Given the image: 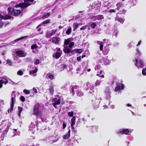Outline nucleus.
Wrapping results in <instances>:
<instances>
[{
    "label": "nucleus",
    "instance_id": "72a5a7b5",
    "mask_svg": "<svg viewBox=\"0 0 146 146\" xmlns=\"http://www.w3.org/2000/svg\"><path fill=\"white\" fill-rule=\"evenodd\" d=\"M70 137V135L68 134H66L64 135L63 136V138L64 139H68Z\"/></svg>",
    "mask_w": 146,
    "mask_h": 146
},
{
    "label": "nucleus",
    "instance_id": "4d7b16f0",
    "mask_svg": "<svg viewBox=\"0 0 146 146\" xmlns=\"http://www.w3.org/2000/svg\"><path fill=\"white\" fill-rule=\"evenodd\" d=\"M95 16H94L92 17L91 19H92V20H93L94 21H95L96 20H97L96 19V17H95Z\"/></svg>",
    "mask_w": 146,
    "mask_h": 146
},
{
    "label": "nucleus",
    "instance_id": "052dcab7",
    "mask_svg": "<svg viewBox=\"0 0 146 146\" xmlns=\"http://www.w3.org/2000/svg\"><path fill=\"white\" fill-rule=\"evenodd\" d=\"M66 127V124H65L64 122H63V128L64 129Z\"/></svg>",
    "mask_w": 146,
    "mask_h": 146
},
{
    "label": "nucleus",
    "instance_id": "c85d7f7f",
    "mask_svg": "<svg viewBox=\"0 0 146 146\" xmlns=\"http://www.w3.org/2000/svg\"><path fill=\"white\" fill-rule=\"evenodd\" d=\"M72 31L71 28H69L66 31V33L68 35H69L71 33Z\"/></svg>",
    "mask_w": 146,
    "mask_h": 146
},
{
    "label": "nucleus",
    "instance_id": "4c0bfd02",
    "mask_svg": "<svg viewBox=\"0 0 146 146\" xmlns=\"http://www.w3.org/2000/svg\"><path fill=\"white\" fill-rule=\"evenodd\" d=\"M142 73L143 75H146V68H145L143 69Z\"/></svg>",
    "mask_w": 146,
    "mask_h": 146
},
{
    "label": "nucleus",
    "instance_id": "6ab92c4d",
    "mask_svg": "<svg viewBox=\"0 0 146 146\" xmlns=\"http://www.w3.org/2000/svg\"><path fill=\"white\" fill-rule=\"evenodd\" d=\"M67 66L65 64H62L60 65V69L61 70H63L64 69H66Z\"/></svg>",
    "mask_w": 146,
    "mask_h": 146
},
{
    "label": "nucleus",
    "instance_id": "412c9836",
    "mask_svg": "<svg viewBox=\"0 0 146 146\" xmlns=\"http://www.w3.org/2000/svg\"><path fill=\"white\" fill-rule=\"evenodd\" d=\"M50 15V14L49 13H47L44 14L43 16L42 17V19H45L46 18H48V17Z\"/></svg>",
    "mask_w": 146,
    "mask_h": 146
},
{
    "label": "nucleus",
    "instance_id": "6e6552de",
    "mask_svg": "<svg viewBox=\"0 0 146 146\" xmlns=\"http://www.w3.org/2000/svg\"><path fill=\"white\" fill-rule=\"evenodd\" d=\"M129 130L128 129H123L119 131V133L121 134H125L126 135H129Z\"/></svg>",
    "mask_w": 146,
    "mask_h": 146
},
{
    "label": "nucleus",
    "instance_id": "de8ad7c7",
    "mask_svg": "<svg viewBox=\"0 0 146 146\" xmlns=\"http://www.w3.org/2000/svg\"><path fill=\"white\" fill-rule=\"evenodd\" d=\"M105 93L107 95H108L109 96H110V93H111V92H110L109 90L108 89L107 90V91H106Z\"/></svg>",
    "mask_w": 146,
    "mask_h": 146
},
{
    "label": "nucleus",
    "instance_id": "20e7f679",
    "mask_svg": "<svg viewBox=\"0 0 146 146\" xmlns=\"http://www.w3.org/2000/svg\"><path fill=\"white\" fill-rule=\"evenodd\" d=\"M31 4L24 2L20 3L19 4H17L15 5V7H20L22 9H24L27 7L29 6Z\"/></svg>",
    "mask_w": 146,
    "mask_h": 146
},
{
    "label": "nucleus",
    "instance_id": "f03ea898",
    "mask_svg": "<svg viewBox=\"0 0 146 146\" xmlns=\"http://www.w3.org/2000/svg\"><path fill=\"white\" fill-rule=\"evenodd\" d=\"M8 11L9 15L14 16H18L21 13V11L20 10H15L14 8L11 7L8 8Z\"/></svg>",
    "mask_w": 146,
    "mask_h": 146
},
{
    "label": "nucleus",
    "instance_id": "5701e85b",
    "mask_svg": "<svg viewBox=\"0 0 146 146\" xmlns=\"http://www.w3.org/2000/svg\"><path fill=\"white\" fill-rule=\"evenodd\" d=\"M11 18V16L10 15H7L3 16V19L5 20H6L10 19Z\"/></svg>",
    "mask_w": 146,
    "mask_h": 146
},
{
    "label": "nucleus",
    "instance_id": "ea45409f",
    "mask_svg": "<svg viewBox=\"0 0 146 146\" xmlns=\"http://www.w3.org/2000/svg\"><path fill=\"white\" fill-rule=\"evenodd\" d=\"M17 74L18 75L20 76H22L23 74V72L22 71L19 70L17 72Z\"/></svg>",
    "mask_w": 146,
    "mask_h": 146
},
{
    "label": "nucleus",
    "instance_id": "f257e3e1",
    "mask_svg": "<svg viewBox=\"0 0 146 146\" xmlns=\"http://www.w3.org/2000/svg\"><path fill=\"white\" fill-rule=\"evenodd\" d=\"M39 107L37 105H35L33 107V114L37 116L41 117L42 116L43 110H39Z\"/></svg>",
    "mask_w": 146,
    "mask_h": 146
},
{
    "label": "nucleus",
    "instance_id": "dca6fc26",
    "mask_svg": "<svg viewBox=\"0 0 146 146\" xmlns=\"http://www.w3.org/2000/svg\"><path fill=\"white\" fill-rule=\"evenodd\" d=\"M117 13L116 14V19L119 22H120L121 23H123L124 22V20L122 18L119 17L117 15Z\"/></svg>",
    "mask_w": 146,
    "mask_h": 146
},
{
    "label": "nucleus",
    "instance_id": "c03bdc74",
    "mask_svg": "<svg viewBox=\"0 0 146 146\" xmlns=\"http://www.w3.org/2000/svg\"><path fill=\"white\" fill-rule=\"evenodd\" d=\"M74 45V43L73 42H71L69 45V47L71 48Z\"/></svg>",
    "mask_w": 146,
    "mask_h": 146
},
{
    "label": "nucleus",
    "instance_id": "a19ab883",
    "mask_svg": "<svg viewBox=\"0 0 146 146\" xmlns=\"http://www.w3.org/2000/svg\"><path fill=\"white\" fill-rule=\"evenodd\" d=\"M116 6L118 7H120L122 6V4L121 2H119L116 4Z\"/></svg>",
    "mask_w": 146,
    "mask_h": 146
},
{
    "label": "nucleus",
    "instance_id": "9b49d317",
    "mask_svg": "<svg viewBox=\"0 0 146 146\" xmlns=\"http://www.w3.org/2000/svg\"><path fill=\"white\" fill-rule=\"evenodd\" d=\"M61 54L59 52H56L54 54L52 55V57L56 59L59 58L61 56Z\"/></svg>",
    "mask_w": 146,
    "mask_h": 146
},
{
    "label": "nucleus",
    "instance_id": "7c9ffc66",
    "mask_svg": "<svg viewBox=\"0 0 146 146\" xmlns=\"http://www.w3.org/2000/svg\"><path fill=\"white\" fill-rule=\"evenodd\" d=\"M7 64L10 66H12L13 64L12 62L9 59L7 60Z\"/></svg>",
    "mask_w": 146,
    "mask_h": 146
},
{
    "label": "nucleus",
    "instance_id": "c756f323",
    "mask_svg": "<svg viewBox=\"0 0 146 146\" xmlns=\"http://www.w3.org/2000/svg\"><path fill=\"white\" fill-rule=\"evenodd\" d=\"M31 48L32 49L37 48V44H32L31 46Z\"/></svg>",
    "mask_w": 146,
    "mask_h": 146
},
{
    "label": "nucleus",
    "instance_id": "69168bd1",
    "mask_svg": "<svg viewBox=\"0 0 146 146\" xmlns=\"http://www.w3.org/2000/svg\"><path fill=\"white\" fill-rule=\"evenodd\" d=\"M54 101L55 102H58V99L57 98H55L54 99Z\"/></svg>",
    "mask_w": 146,
    "mask_h": 146
},
{
    "label": "nucleus",
    "instance_id": "e2e57ef3",
    "mask_svg": "<svg viewBox=\"0 0 146 146\" xmlns=\"http://www.w3.org/2000/svg\"><path fill=\"white\" fill-rule=\"evenodd\" d=\"M3 84H4L5 85L8 82V81L7 80V81H4L3 80Z\"/></svg>",
    "mask_w": 146,
    "mask_h": 146
},
{
    "label": "nucleus",
    "instance_id": "58836bf2",
    "mask_svg": "<svg viewBox=\"0 0 146 146\" xmlns=\"http://www.w3.org/2000/svg\"><path fill=\"white\" fill-rule=\"evenodd\" d=\"M101 82L99 80H97L96 82L95 83V86H99L100 85Z\"/></svg>",
    "mask_w": 146,
    "mask_h": 146
},
{
    "label": "nucleus",
    "instance_id": "bb28decb",
    "mask_svg": "<svg viewBox=\"0 0 146 146\" xmlns=\"http://www.w3.org/2000/svg\"><path fill=\"white\" fill-rule=\"evenodd\" d=\"M70 42V38H68L66 39H65L64 41V44L67 45L69 44Z\"/></svg>",
    "mask_w": 146,
    "mask_h": 146
},
{
    "label": "nucleus",
    "instance_id": "7ed1b4c3",
    "mask_svg": "<svg viewBox=\"0 0 146 146\" xmlns=\"http://www.w3.org/2000/svg\"><path fill=\"white\" fill-rule=\"evenodd\" d=\"M76 93L77 96L79 97H81L83 96V94L81 92L80 90H79L76 87L72 88L71 91L70 92V94L72 95L73 96Z\"/></svg>",
    "mask_w": 146,
    "mask_h": 146
},
{
    "label": "nucleus",
    "instance_id": "39448f33",
    "mask_svg": "<svg viewBox=\"0 0 146 146\" xmlns=\"http://www.w3.org/2000/svg\"><path fill=\"white\" fill-rule=\"evenodd\" d=\"M135 61L136 62L135 65L138 68H142L143 67V61L141 60L138 61L136 58L135 59Z\"/></svg>",
    "mask_w": 146,
    "mask_h": 146
},
{
    "label": "nucleus",
    "instance_id": "a18cd8bd",
    "mask_svg": "<svg viewBox=\"0 0 146 146\" xmlns=\"http://www.w3.org/2000/svg\"><path fill=\"white\" fill-rule=\"evenodd\" d=\"M20 100L22 102H24L25 100L24 97L23 96H21L20 97Z\"/></svg>",
    "mask_w": 146,
    "mask_h": 146
},
{
    "label": "nucleus",
    "instance_id": "0e129e2a",
    "mask_svg": "<svg viewBox=\"0 0 146 146\" xmlns=\"http://www.w3.org/2000/svg\"><path fill=\"white\" fill-rule=\"evenodd\" d=\"M56 49H57V50L58 51H60L61 53H62V51L60 50V48H57Z\"/></svg>",
    "mask_w": 146,
    "mask_h": 146
},
{
    "label": "nucleus",
    "instance_id": "1a4fd4ad",
    "mask_svg": "<svg viewBox=\"0 0 146 146\" xmlns=\"http://www.w3.org/2000/svg\"><path fill=\"white\" fill-rule=\"evenodd\" d=\"M49 90L51 94L53 95L54 90V86L52 83L50 85Z\"/></svg>",
    "mask_w": 146,
    "mask_h": 146
},
{
    "label": "nucleus",
    "instance_id": "f3484780",
    "mask_svg": "<svg viewBox=\"0 0 146 146\" xmlns=\"http://www.w3.org/2000/svg\"><path fill=\"white\" fill-rule=\"evenodd\" d=\"M95 17H96V19L98 20H101L104 18V17L102 15H98L95 16Z\"/></svg>",
    "mask_w": 146,
    "mask_h": 146
},
{
    "label": "nucleus",
    "instance_id": "4be33fe9",
    "mask_svg": "<svg viewBox=\"0 0 146 146\" xmlns=\"http://www.w3.org/2000/svg\"><path fill=\"white\" fill-rule=\"evenodd\" d=\"M37 68L35 67V69L34 70H30L29 72V73L31 75L32 74H34L36 73L37 71Z\"/></svg>",
    "mask_w": 146,
    "mask_h": 146
},
{
    "label": "nucleus",
    "instance_id": "473e14b6",
    "mask_svg": "<svg viewBox=\"0 0 146 146\" xmlns=\"http://www.w3.org/2000/svg\"><path fill=\"white\" fill-rule=\"evenodd\" d=\"M78 24L77 23H74L73 24V27L74 29H76L78 26Z\"/></svg>",
    "mask_w": 146,
    "mask_h": 146
},
{
    "label": "nucleus",
    "instance_id": "aec40b11",
    "mask_svg": "<svg viewBox=\"0 0 146 146\" xmlns=\"http://www.w3.org/2000/svg\"><path fill=\"white\" fill-rule=\"evenodd\" d=\"M97 100H95L94 101H92V103L93 105L94 106V108L98 107V102H97Z\"/></svg>",
    "mask_w": 146,
    "mask_h": 146
},
{
    "label": "nucleus",
    "instance_id": "b1692460",
    "mask_svg": "<svg viewBox=\"0 0 146 146\" xmlns=\"http://www.w3.org/2000/svg\"><path fill=\"white\" fill-rule=\"evenodd\" d=\"M18 109L19 110V111H18V115L19 117H20L21 116V112L23 110V109L22 108L20 107L19 106L18 107Z\"/></svg>",
    "mask_w": 146,
    "mask_h": 146
},
{
    "label": "nucleus",
    "instance_id": "13d9d810",
    "mask_svg": "<svg viewBox=\"0 0 146 146\" xmlns=\"http://www.w3.org/2000/svg\"><path fill=\"white\" fill-rule=\"evenodd\" d=\"M33 93H37V92L36 89V88H33Z\"/></svg>",
    "mask_w": 146,
    "mask_h": 146
},
{
    "label": "nucleus",
    "instance_id": "c9c22d12",
    "mask_svg": "<svg viewBox=\"0 0 146 146\" xmlns=\"http://www.w3.org/2000/svg\"><path fill=\"white\" fill-rule=\"evenodd\" d=\"M103 42H101V44H100V49L101 51H103Z\"/></svg>",
    "mask_w": 146,
    "mask_h": 146
},
{
    "label": "nucleus",
    "instance_id": "9d476101",
    "mask_svg": "<svg viewBox=\"0 0 146 146\" xmlns=\"http://www.w3.org/2000/svg\"><path fill=\"white\" fill-rule=\"evenodd\" d=\"M59 37H53L52 38V42L54 44H57L59 42Z\"/></svg>",
    "mask_w": 146,
    "mask_h": 146
},
{
    "label": "nucleus",
    "instance_id": "603ef678",
    "mask_svg": "<svg viewBox=\"0 0 146 146\" xmlns=\"http://www.w3.org/2000/svg\"><path fill=\"white\" fill-rule=\"evenodd\" d=\"M3 83V80H0V88H1L3 86L2 84Z\"/></svg>",
    "mask_w": 146,
    "mask_h": 146
},
{
    "label": "nucleus",
    "instance_id": "09e8293b",
    "mask_svg": "<svg viewBox=\"0 0 146 146\" xmlns=\"http://www.w3.org/2000/svg\"><path fill=\"white\" fill-rule=\"evenodd\" d=\"M109 12L110 13H115L116 12V11L115 9H111L110 10H109Z\"/></svg>",
    "mask_w": 146,
    "mask_h": 146
},
{
    "label": "nucleus",
    "instance_id": "a211bd4d",
    "mask_svg": "<svg viewBox=\"0 0 146 146\" xmlns=\"http://www.w3.org/2000/svg\"><path fill=\"white\" fill-rule=\"evenodd\" d=\"M60 99H58L57 102H55L53 103V105L55 108H57L56 105H57L59 104L60 103Z\"/></svg>",
    "mask_w": 146,
    "mask_h": 146
},
{
    "label": "nucleus",
    "instance_id": "79ce46f5",
    "mask_svg": "<svg viewBox=\"0 0 146 146\" xmlns=\"http://www.w3.org/2000/svg\"><path fill=\"white\" fill-rule=\"evenodd\" d=\"M91 26L92 29H94L96 26V24L95 23H93L91 24Z\"/></svg>",
    "mask_w": 146,
    "mask_h": 146
},
{
    "label": "nucleus",
    "instance_id": "3c124183",
    "mask_svg": "<svg viewBox=\"0 0 146 146\" xmlns=\"http://www.w3.org/2000/svg\"><path fill=\"white\" fill-rule=\"evenodd\" d=\"M11 100H12L11 104H14V102L15 101V99L12 96Z\"/></svg>",
    "mask_w": 146,
    "mask_h": 146
},
{
    "label": "nucleus",
    "instance_id": "774afa93",
    "mask_svg": "<svg viewBox=\"0 0 146 146\" xmlns=\"http://www.w3.org/2000/svg\"><path fill=\"white\" fill-rule=\"evenodd\" d=\"M127 106L128 107H131V104H128L127 105Z\"/></svg>",
    "mask_w": 146,
    "mask_h": 146
},
{
    "label": "nucleus",
    "instance_id": "bf43d9fd",
    "mask_svg": "<svg viewBox=\"0 0 146 146\" xmlns=\"http://www.w3.org/2000/svg\"><path fill=\"white\" fill-rule=\"evenodd\" d=\"M3 25V23L0 21V28L2 27Z\"/></svg>",
    "mask_w": 146,
    "mask_h": 146
},
{
    "label": "nucleus",
    "instance_id": "8fccbe9b",
    "mask_svg": "<svg viewBox=\"0 0 146 146\" xmlns=\"http://www.w3.org/2000/svg\"><path fill=\"white\" fill-rule=\"evenodd\" d=\"M103 72L102 71H101L100 72V73L99 74H100L99 77H102V78L104 77V75L103 74H102V73Z\"/></svg>",
    "mask_w": 146,
    "mask_h": 146
},
{
    "label": "nucleus",
    "instance_id": "4468645a",
    "mask_svg": "<svg viewBox=\"0 0 146 146\" xmlns=\"http://www.w3.org/2000/svg\"><path fill=\"white\" fill-rule=\"evenodd\" d=\"M63 51L66 54H68L70 52H71V50L68 48L67 47H64L63 49Z\"/></svg>",
    "mask_w": 146,
    "mask_h": 146
},
{
    "label": "nucleus",
    "instance_id": "423d86ee",
    "mask_svg": "<svg viewBox=\"0 0 146 146\" xmlns=\"http://www.w3.org/2000/svg\"><path fill=\"white\" fill-rule=\"evenodd\" d=\"M17 55L20 57H24L26 56V54L23 51L17 50L15 52Z\"/></svg>",
    "mask_w": 146,
    "mask_h": 146
},
{
    "label": "nucleus",
    "instance_id": "5fc2aeb1",
    "mask_svg": "<svg viewBox=\"0 0 146 146\" xmlns=\"http://www.w3.org/2000/svg\"><path fill=\"white\" fill-rule=\"evenodd\" d=\"M77 60L78 61H80L81 60V56H79L77 57Z\"/></svg>",
    "mask_w": 146,
    "mask_h": 146
},
{
    "label": "nucleus",
    "instance_id": "2f4dec72",
    "mask_svg": "<svg viewBox=\"0 0 146 146\" xmlns=\"http://www.w3.org/2000/svg\"><path fill=\"white\" fill-rule=\"evenodd\" d=\"M14 105V104H11V108L8 110L9 112V111H10L11 112L13 110Z\"/></svg>",
    "mask_w": 146,
    "mask_h": 146
},
{
    "label": "nucleus",
    "instance_id": "f8f14e48",
    "mask_svg": "<svg viewBox=\"0 0 146 146\" xmlns=\"http://www.w3.org/2000/svg\"><path fill=\"white\" fill-rule=\"evenodd\" d=\"M56 33V31H52L51 32V33H46V36L47 38H49L51 36L54 34Z\"/></svg>",
    "mask_w": 146,
    "mask_h": 146
},
{
    "label": "nucleus",
    "instance_id": "37998d69",
    "mask_svg": "<svg viewBox=\"0 0 146 146\" xmlns=\"http://www.w3.org/2000/svg\"><path fill=\"white\" fill-rule=\"evenodd\" d=\"M50 22V20L49 19H48V20H47L46 21H44L42 23L44 25V24H48V23H49Z\"/></svg>",
    "mask_w": 146,
    "mask_h": 146
},
{
    "label": "nucleus",
    "instance_id": "cd10ccee",
    "mask_svg": "<svg viewBox=\"0 0 146 146\" xmlns=\"http://www.w3.org/2000/svg\"><path fill=\"white\" fill-rule=\"evenodd\" d=\"M34 1V0H24V2L31 4V3H30L33 2Z\"/></svg>",
    "mask_w": 146,
    "mask_h": 146
},
{
    "label": "nucleus",
    "instance_id": "0eeeda50",
    "mask_svg": "<svg viewBox=\"0 0 146 146\" xmlns=\"http://www.w3.org/2000/svg\"><path fill=\"white\" fill-rule=\"evenodd\" d=\"M124 88V86L123 84L122 83H120L118 84L115 87V90L117 91L119 90H123Z\"/></svg>",
    "mask_w": 146,
    "mask_h": 146
},
{
    "label": "nucleus",
    "instance_id": "2eb2a0df",
    "mask_svg": "<svg viewBox=\"0 0 146 146\" xmlns=\"http://www.w3.org/2000/svg\"><path fill=\"white\" fill-rule=\"evenodd\" d=\"M83 51V50L82 49H74L71 51V52H75L76 53H81Z\"/></svg>",
    "mask_w": 146,
    "mask_h": 146
},
{
    "label": "nucleus",
    "instance_id": "393cba45",
    "mask_svg": "<svg viewBox=\"0 0 146 146\" xmlns=\"http://www.w3.org/2000/svg\"><path fill=\"white\" fill-rule=\"evenodd\" d=\"M48 77L50 79V80H52L53 79H55V78L54 76L51 74H49L48 75Z\"/></svg>",
    "mask_w": 146,
    "mask_h": 146
},
{
    "label": "nucleus",
    "instance_id": "a878e982",
    "mask_svg": "<svg viewBox=\"0 0 146 146\" xmlns=\"http://www.w3.org/2000/svg\"><path fill=\"white\" fill-rule=\"evenodd\" d=\"M29 36H22L20 38H18L16 39L15 40V41H19L22 39L27 38Z\"/></svg>",
    "mask_w": 146,
    "mask_h": 146
},
{
    "label": "nucleus",
    "instance_id": "680f3d73",
    "mask_svg": "<svg viewBox=\"0 0 146 146\" xmlns=\"http://www.w3.org/2000/svg\"><path fill=\"white\" fill-rule=\"evenodd\" d=\"M141 40H140V41H139L138 42V44H137V45H136V46H139V45L140 44H141Z\"/></svg>",
    "mask_w": 146,
    "mask_h": 146
},
{
    "label": "nucleus",
    "instance_id": "f704fd0d",
    "mask_svg": "<svg viewBox=\"0 0 146 146\" xmlns=\"http://www.w3.org/2000/svg\"><path fill=\"white\" fill-rule=\"evenodd\" d=\"M74 114L73 111L71 112H69L68 113V115L70 117H72Z\"/></svg>",
    "mask_w": 146,
    "mask_h": 146
},
{
    "label": "nucleus",
    "instance_id": "49530a36",
    "mask_svg": "<svg viewBox=\"0 0 146 146\" xmlns=\"http://www.w3.org/2000/svg\"><path fill=\"white\" fill-rule=\"evenodd\" d=\"M39 63V60L38 59H36L34 62V64L35 65H38Z\"/></svg>",
    "mask_w": 146,
    "mask_h": 146
},
{
    "label": "nucleus",
    "instance_id": "e433bc0d",
    "mask_svg": "<svg viewBox=\"0 0 146 146\" xmlns=\"http://www.w3.org/2000/svg\"><path fill=\"white\" fill-rule=\"evenodd\" d=\"M23 92L24 93L26 94H28L30 93V92L29 90H24L23 91Z\"/></svg>",
    "mask_w": 146,
    "mask_h": 146
},
{
    "label": "nucleus",
    "instance_id": "6e6d98bb",
    "mask_svg": "<svg viewBox=\"0 0 146 146\" xmlns=\"http://www.w3.org/2000/svg\"><path fill=\"white\" fill-rule=\"evenodd\" d=\"M86 28V26H82V27H81L80 29V30H82L85 29Z\"/></svg>",
    "mask_w": 146,
    "mask_h": 146
},
{
    "label": "nucleus",
    "instance_id": "338daca9",
    "mask_svg": "<svg viewBox=\"0 0 146 146\" xmlns=\"http://www.w3.org/2000/svg\"><path fill=\"white\" fill-rule=\"evenodd\" d=\"M137 54H139V53H140V52L139 51V50L138 49H137Z\"/></svg>",
    "mask_w": 146,
    "mask_h": 146
},
{
    "label": "nucleus",
    "instance_id": "864d4df0",
    "mask_svg": "<svg viewBox=\"0 0 146 146\" xmlns=\"http://www.w3.org/2000/svg\"><path fill=\"white\" fill-rule=\"evenodd\" d=\"M30 127H31L32 126V127L33 128H35V125L34 123H31V125H30Z\"/></svg>",
    "mask_w": 146,
    "mask_h": 146
},
{
    "label": "nucleus",
    "instance_id": "ddd939ff",
    "mask_svg": "<svg viewBox=\"0 0 146 146\" xmlns=\"http://www.w3.org/2000/svg\"><path fill=\"white\" fill-rule=\"evenodd\" d=\"M76 116H73L71 119V126H74L76 122Z\"/></svg>",
    "mask_w": 146,
    "mask_h": 146
}]
</instances>
